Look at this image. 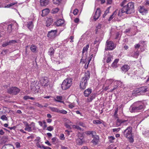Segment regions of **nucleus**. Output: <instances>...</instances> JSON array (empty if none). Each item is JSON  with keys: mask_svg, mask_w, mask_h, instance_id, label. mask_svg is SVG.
Wrapping results in <instances>:
<instances>
[{"mask_svg": "<svg viewBox=\"0 0 149 149\" xmlns=\"http://www.w3.org/2000/svg\"><path fill=\"white\" fill-rule=\"evenodd\" d=\"M121 12L125 13L126 14L134 13V3L132 2L128 3L127 5L123 7L121 9Z\"/></svg>", "mask_w": 149, "mask_h": 149, "instance_id": "f257e3e1", "label": "nucleus"}, {"mask_svg": "<svg viewBox=\"0 0 149 149\" xmlns=\"http://www.w3.org/2000/svg\"><path fill=\"white\" fill-rule=\"evenodd\" d=\"M90 75L89 71H88L85 72L84 76L82 78L80 83L79 86L81 89L84 90L86 88L90 77Z\"/></svg>", "mask_w": 149, "mask_h": 149, "instance_id": "f03ea898", "label": "nucleus"}, {"mask_svg": "<svg viewBox=\"0 0 149 149\" xmlns=\"http://www.w3.org/2000/svg\"><path fill=\"white\" fill-rule=\"evenodd\" d=\"M144 104L141 102H136L132 107L130 108V111L131 113L139 112L143 108Z\"/></svg>", "mask_w": 149, "mask_h": 149, "instance_id": "7ed1b4c3", "label": "nucleus"}, {"mask_svg": "<svg viewBox=\"0 0 149 149\" xmlns=\"http://www.w3.org/2000/svg\"><path fill=\"white\" fill-rule=\"evenodd\" d=\"M132 127H131L129 126L125 129L124 132V135L125 136L128 138L129 139L130 142L132 143L134 141V139L132 137Z\"/></svg>", "mask_w": 149, "mask_h": 149, "instance_id": "20e7f679", "label": "nucleus"}, {"mask_svg": "<svg viewBox=\"0 0 149 149\" xmlns=\"http://www.w3.org/2000/svg\"><path fill=\"white\" fill-rule=\"evenodd\" d=\"M72 84V79L67 78L63 82L61 87L63 90H66L70 88Z\"/></svg>", "mask_w": 149, "mask_h": 149, "instance_id": "39448f33", "label": "nucleus"}, {"mask_svg": "<svg viewBox=\"0 0 149 149\" xmlns=\"http://www.w3.org/2000/svg\"><path fill=\"white\" fill-rule=\"evenodd\" d=\"M20 90L16 87H12L7 89V92L9 94L16 95L18 93Z\"/></svg>", "mask_w": 149, "mask_h": 149, "instance_id": "423d86ee", "label": "nucleus"}, {"mask_svg": "<svg viewBox=\"0 0 149 149\" xmlns=\"http://www.w3.org/2000/svg\"><path fill=\"white\" fill-rule=\"evenodd\" d=\"M57 30H52L48 32L47 37L51 39H54L57 36Z\"/></svg>", "mask_w": 149, "mask_h": 149, "instance_id": "0eeeda50", "label": "nucleus"}, {"mask_svg": "<svg viewBox=\"0 0 149 149\" xmlns=\"http://www.w3.org/2000/svg\"><path fill=\"white\" fill-rule=\"evenodd\" d=\"M106 46L107 48L106 49V48H105V49L106 50H112L114 49L116 47V45H115L112 42L108 40H107L106 42Z\"/></svg>", "mask_w": 149, "mask_h": 149, "instance_id": "6e6552de", "label": "nucleus"}, {"mask_svg": "<svg viewBox=\"0 0 149 149\" xmlns=\"http://www.w3.org/2000/svg\"><path fill=\"white\" fill-rule=\"evenodd\" d=\"M39 83L38 81H34L32 82L31 84V89L32 90H36L39 88Z\"/></svg>", "mask_w": 149, "mask_h": 149, "instance_id": "1a4fd4ad", "label": "nucleus"}, {"mask_svg": "<svg viewBox=\"0 0 149 149\" xmlns=\"http://www.w3.org/2000/svg\"><path fill=\"white\" fill-rule=\"evenodd\" d=\"M128 123H129V121L128 120H126L119 119H118L117 120L116 125L118 126H120L121 124H123L124 125H127Z\"/></svg>", "mask_w": 149, "mask_h": 149, "instance_id": "9d476101", "label": "nucleus"}, {"mask_svg": "<svg viewBox=\"0 0 149 149\" xmlns=\"http://www.w3.org/2000/svg\"><path fill=\"white\" fill-rule=\"evenodd\" d=\"M48 82V78L47 77L42 78V79L40 80V82L42 86L45 87L47 86Z\"/></svg>", "mask_w": 149, "mask_h": 149, "instance_id": "9b49d317", "label": "nucleus"}, {"mask_svg": "<svg viewBox=\"0 0 149 149\" xmlns=\"http://www.w3.org/2000/svg\"><path fill=\"white\" fill-rule=\"evenodd\" d=\"M101 14V10L99 8H97V9L96 11L95 14L93 17V19L95 21H96L97 20L100 16Z\"/></svg>", "mask_w": 149, "mask_h": 149, "instance_id": "f8f14e48", "label": "nucleus"}, {"mask_svg": "<svg viewBox=\"0 0 149 149\" xmlns=\"http://www.w3.org/2000/svg\"><path fill=\"white\" fill-rule=\"evenodd\" d=\"M35 127V123L33 122H32L29 126H27V127L25 128L24 130L29 132H31L32 131L31 128H34Z\"/></svg>", "mask_w": 149, "mask_h": 149, "instance_id": "ddd939ff", "label": "nucleus"}, {"mask_svg": "<svg viewBox=\"0 0 149 149\" xmlns=\"http://www.w3.org/2000/svg\"><path fill=\"white\" fill-rule=\"evenodd\" d=\"M139 11L141 13L144 14L148 12V10L145 8L143 6H141L139 7Z\"/></svg>", "mask_w": 149, "mask_h": 149, "instance_id": "4468645a", "label": "nucleus"}, {"mask_svg": "<svg viewBox=\"0 0 149 149\" xmlns=\"http://www.w3.org/2000/svg\"><path fill=\"white\" fill-rule=\"evenodd\" d=\"M146 87H141L140 88V95H143L147 91Z\"/></svg>", "mask_w": 149, "mask_h": 149, "instance_id": "2eb2a0df", "label": "nucleus"}, {"mask_svg": "<svg viewBox=\"0 0 149 149\" xmlns=\"http://www.w3.org/2000/svg\"><path fill=\"white\" fill-rule=\"evenodd\" d=\"M40 5L42 6H45L49 3V0H40Z\"/></svg>", "mask_w": 149, "mask_h": 149, "instance_id": "dca6fc26", "label": "nucleus"}, {"mask_svg": "<svg viewBox=\"0 0 149 149\" xmlns=\"http://www.w3.org/2000/svg\"><path fill=\"white\" fill-rule=\"evenodd\" d=\"M64 21L62 19L58 20L57 22H55L54 25L56 26H61L64 23Z\"/></svg>", "mask_w": 149, "mask_h": 149, "instance_id": "f3484780", "label": "nucleus"}, {"mask_svg": "<svg viewBox=\"0 0 149 149\" xmlns=\"http://www.w3.org/2000/svg\"><path fill=\"white\" fill-rule=\"evenodd\" d=\"M92 92L91 89L88 88L85 90L84 92V95L85 97H88Z\"/></svg>", "mask_w": 149, "mask_h": 149, "instance_id": "a211bd4d", "label": "nucleus"}, {"mask_svg": "<svg viewBox=\"0 0 149 149\" xmlns=\"http://www.w3.org/2000/svg\"><path fill=\"white\" fill-rule=\"evenodd\" d=\"M93 137L94 138L92 141V142L95 145L97 144L99 142V137L97 136Z\"/></svg>", "mask_w": 149, "mask_h": 149, "instance_id": "6ab92c4d", "label": "nucleus"}, {"mask_svg": "<svg viewBox=\"0 0 149 149\" xmlns=\"http://www.w3.org/2000/svg\"><path fill=\"white\" fill-rule=\"evenodd\" d=\"M129 66L127 65H125L121 68V70L124 72H127L130 69Z\"/></svg>", "mask_w": 149, "mask_h": 149, "instance_id": "aec40b11", "label": "nucleus"}, {"mask_svg": "<svg viewBox=\"0 0 149 149\" xmlns=\"http://www.w3.org/2000/svg\"><path fill=\"white\" fill-rule=\"evenodd\" d=\"M53 19L51 18H48L46 22V25L47 26H49L51 25L53 22Z\"/></svg>", "mask_w": 149, "mask_h": 149, "instance_id": "412c9836", "label": "nucleus"}, {"mask_svg": "<svg viewBox=\"0 0 149 149\" xmlns=\"http://www.w3.org/2000/svg\"><path fill=\"white\" fill-rule=\"evenodd\" d=\"M62 97L61 96H57L56 98H54V100L55 102H62Z\"/></svg>", "mask_w": 149, "mask_h": 149, "instance_id": "4be33fe9", "label": "nucleus"}, {"mask_svg": "<svg viewBox=\"0 0 149 149\" xmlns=\"http://www.w3.org/2000/svg\"><path fill=\"white\" fill-rule=\"evenodd\" d=\"M49 12V10L48 9H45L43 10L42 11V14L41 15L42 17L45 16L47 15Z\"/></svg>", "mask_w": 149, "mask_h": 149, "instance_id": "5701e85b", "label": "nucleus"}, {"mask_svg": "<svg viewBox=\"0 0 149 149\" xmlns=\"http://www.w3.org/2000/svg\"><path fill=\"white\" fill-rule=\"evenodd\" d=\"M95 94H91V95L88 98L87 102H91L93 99L95 98Z\"/></svg>", "mask_w": 149, "mask_h": 149, "instance_id": "b1692460", "label": "nucleus"}, {"mask_svg": "<svg viewBox=\"0 0 149 149\" xmlns=\"http://www.w3.org/2000/svg\"><path fill=\"white\" fill-rule=\"evenodd\" d=\"M82 58L81 60V62L84 63L87 61L86 59L87 58V53H86L84 56V55H82Z\"/></svg>", "mask_w": 149, "mask_h": 149, "instance_id": "393cba45", "label": "nucleus"}, {"mask_svg": "<svg viewBox=\"0 0 149 149\" xmlns=\"http://www.w3.org/2000/svg\"><path fill=\"white\" fill-rule=\"evenodd\" d=\"M27 26L28 29L31 31L33 27V25L32 22H29L27 24Z\"/></svg>", "mask_w": 149, "mask_h": 149, "instance_id": "a878e982", "label": "nucleus"}, {"mask_svg": "<svg viewBox=\"0 0 149 149\" xmlns=\"http://www.w3.org/2000/svg\"><path fill=\"white\" fill-rule=\"evenodd\" d=\"M119 61L118 59H115L114 61L112 64L111 66L114 68H116L117 67V63Z\"/></svg>", "mask_w": 149, "mask_h": 149, "instance_id": "bb28decb", "label": "nucleus"}, {"mask_svg": "<svg viewBox=\"0 0 149 149\" xmlns=\"http://www.w3.org/2000/svg\"><path fill=\"white\" fill-rule=\"evenodd\" d=\"M49 108L50 110H51L53 112L59 113V110L57 108L52 107H49Z\"/></svg>", "mask_w": 149, "mask_h": 149, "instance_id": "cd10ccee", "label": "nucleus"}, {"mask_svg": "<svg viewBox=\"0 0 149 149\" xmlns=\"http://www.w3.org/2000/svg\"><path fill=\"white\" fill-rule=\"evenodd\" d=\"M48 54L51 56H52L53 55V54L54 53V49L53 47H51L49 50L48 51Z\"/></svg>", "mask_w": 149, "mask_h": 149, "instance_id": "c85d7f7f", "label": "nucleus"}, {"mask_svg": "<svg viewBox=\"0 0 149 149\" xmlns=\"http://www.w3.org/2000/svg\"><path fill=\"white\" fill-rule=\"evenodd\" d=\"M140 88H137L133 91V93L134 94L137 95H140Z\"/></svg>", "mask_w": 149, "mask_h": 149, "instance_id": "c756f323", "label": "nucleus"}, {"mask_svg": "<svg viewBox=\"0 0 149 149\" xmlns=\"http://www.w3.org/2000/svg\"><path fill=\"white\" fill-rule=\"evenodd\" d=\"M83 139H78L76 140V142L77 144L79 145H81L83 144Z\"/></svg>", "mask_w": 149, "mask_h": 149, "instance_id": "7c9ffc66", "label": "nucleus"}, {"mask_svg": "<svg viewBox=\"0 0 149 149\" xmlns=\"http://www.w3.org/2000/svg\"><path fill=\"white\" fill-rule=\"evenodd\" d=\"M13 147V149H14V147L12 145L9 144L3 146L1 149H9V147Z\"/></svg>", "mask_w": 149, "mask_h": 149, "instance_id": "2f4dec72", "label": "nucleus"}, {"mask_svg": "<svg viewBox=\"0 0 149 149\" xmlns=\"http://www.w3.org/2000/svg\"><path fill=\"white\" fill-rule=\"evenodd\" d=\"M116 14V10L115 11H114L112 14L110 16V17H109L108 21H110L111 19H112L113 17H114L115 15Z\"/></svg>", "mask_w": 149, "mask_h": 149, "instance_id": "473e14b6", "label": "nucleus"}, {"mask_svg": "<svg viewBox=\"0 0 149 149\" xmlns=\"http://www.w3.org/2000/svg\"><path fill=\"white\" fill-rule=\"evenodd\" d=\"M89 47V45L88 44L87 45L86 47H84L82 52V55H83L85 52H87V51Z\"/></svg>", "mask_w": 149, "mask_h": 149, "instance_id": "72a5a7b5", "label": "nucleus"}, {"mask_svg": "<svg viewBox=\"0 0 149 149\" xmlns=\"http://www.w3.org/2000/svg\"><path fill=\"white\" fill-rule=\"evenodd\" d=\"M12 24L8 25V26L7 31L9 33H10L12 31Z\"/></svg>", "mask_w": 149, "mask_h": 149, "instance_id": "f704fd0d", "label": "nucleus"}, {"mask_svg": "<svg viewBox=\"0 0 149 149\" xmlns=\"http://www.w3.org/2000/svg\"><path fill=\"white\" fill-rule=\"evenodd\" d=\"M36 46L32 45L31 46L30 49L32 52H35L36 51Z\"/></svg>", "mask_w": 149, "mask_h": 149, "instance_id": "c9c22d12", "label": "nucleus"}, {"mask_svg": "<svg viewBox=\"0 0 149 149\" xmlns=\"http://www.w3.org/2000/svg\"><path fill=\"white\" fill-rule=\"evenodd\" d=\"M113 59V57L109 55L107 58L106 62L107 63H110L111 61V59Z\"/></svg>", "mask_w": 149, "mask_h": 149, "instance_id": "e433bc0d", "label": "nucleus"}, {"mask_svg": "<svg viewBox=\"0 0 149 149\" xmlns=\"http://www.w3.org/2000/svg\"><path fill=\"white\" fill-rule=\"evenodd\" d=\"M17 4V3H10V4H8L7 6H5L4 8H10L12 6H13Z\"/></svg>", "mask_w": 149, "mask_h": 149, "instance_id": "4c0bfd02", "label": "nucleus"}, {"mask_svg": "<svg viewBox=\"0 0 149 149\" xmlns=\"http://www.w3.org/2000/svg\"><path fill=\"white\" fill-rule=\"evenodd\" d=\"M143 134L145 136L149 137V130H146L143 133Z\"/></svg>", "mask_w": 149, "mask_h": 149, "instance_id": "58836bf2", "label": "nucleus"}, {"mask_svg": "<svg viewBox=\"0 0 149 149\" xmlns=\"http://www.w3.org/2000/svg\"><path fill=\"white\" fill-rule=\"evenodd\" d=\"M2 139L3 142L4 143H5L8 141V137L7 136H3Z\"/></svg>", "mask_w": 149, "mask_h": 149, "instance_id": "ea45409f", "label": "nucleus"}, {"mask_svg": "<svg viewBox=\"0 0 149 149\" xmlns=\"http://www.w3.org/2000/svg\"><path fill=\"white\" fill-rule=\"evenodd\" d=\"M77 136L79 138L78 139H83V134L82 133L79 132L77 134Z\"/></svg>", "mask_w": 149, "mask_h": 149, "instance_id": "a19ab883", "label": "nucleus"}, {"mask_svg": "<svg viewBox=\"0 0 149 149\" xmlns=\"http://www.w3.org/2000/svg\"><path fill=\"white\" fill-rule=\"evenodd\" d=\"M93 123L94 124L97 125L100 124L101 123V122L99 120H94L93 121Z\"/></svg>", "mask_w": 149, "mask_h": 149, "instance_id": "79ce46f5", "label": "nucleus"}, {"mask_svg": "<svg viewBox=\"0 0 149 149\" xmlns=\"http://www.w3.org/2000/svg\"><path fill=\"white\" fill-rule=\"evenodd\" d=\"M109 141L111 143L113 142V140L115 139V138L113 136H111L108 137Z\"/></svg>", "mask_w": 149, "mask_h": 149, "instance_id": "37998d69", "label": "nucleus"}, {"mask_svg": "<svg viewBox=\"0 0 149 149\" xmlns=\"http://www.w3.org/2000/svg\"><path fill=\"white\" fill-rule=\"evenodd\" d=\"M61 0H53V3L55 4H59L60 3Z\"/></svg>", "mask_w": 149, "mask_h": 149, "instance_id": "c03bdc74", "label": "nucleus"}, {"mask_svg": "<svg viewBox=\"0 0 149 149\" xmlns=\"http://www.w3.org/2000/svg\"><path fill=\"white\" fill-rule=\"evenodd\" d=\"M113 80L112 79H108L106 80V82L107 83L109 84H111L113 82Z\"/></svg>", "mask_w": 149, "mask_h": 149, "instance_id": "a18cd8bd", "label": "nucleus"}, {"mask_svg": "<svg viewBox=\"0 0 149 149\" xmlns=\"http://www.w3.org/2000/svg\"><path fill=\"white\" fill-rule=\"evenodd\" d=\"M95 132L92 131H88L87 132L86 134L88 135L91 134L93 136L94 135H93L94 133Z\"/></svg>", "mask_w": 149, "mask_h": 149, "instance_id": "49530a36", "label": "nucleus"}, {"mask_svg": "<svg viewBox=\"0 0 149 149\" xmlns=\"http://www.w3.org/2000/svg\"><path fill=\"white\" fill-rule=\"evenodd\" d=\"M59 113L63 114H66L67 113V112L65 110L62 109L61 110H59Z\"/></svg>", "mask_w": 149, "mask_h": 149, "instance_id": "de8ad7c7", "label": "nucleus"}, {"mask_svg": "<svg viewBox=\"0 0 149 149\" xmlns=\"http://www.w3.org/2000/svg\"><path fill=\"white\" fill-rule=\"evenodd\" d=\"M1 118L3 120H8L7 117L4 115L2 116L1 117Z\"/></svg>", "mask_w": 149, "mask_h": 149, "instance_id": "09e8293b", "label": "nucleus"}, {"mask_svg": "<svg viewBox=\"0 0 149 149\" xmlns=\"http://www.w3.org/2000/svg\"><path fill=\"white\" fill-rule=\"evenodd\" d=\"M34 105H36V106L40 107V108H42L43 107V106H42L41 104H40L38 102H35V103Z\"/></svg>", "mask_w": 149, "mask_h": 149, "instance_id": "8fccbe9b", "label": "nucleus"}, {"mask_svg": "<svg viewBox=\"0 0 149 149\" xmlns=\"http://www.w3.org/2000/svg\"><path fill=\"white\" fill-rule=\"evenodd\" d=\"M8 42V43L9 44V45H10L12 44H13V43H15L16 42H17L15 40H10Z\"/></svg>", "mask_w": 149, "mask_h": 149, "instance_id": "3c124183", "label": "nucleus"}, {"mask_svg": "<svg viewBox=\"0 0 149 149\" xmlns=\"http://www.w3.org/2000/svg\"><path fill=\"white\" fill-rule=\"evenodd\" d=\"M54 129V127L53 126H50L47 128V130L49 131H51Z\"/></svg>", "mask_w": 149, "mask_h": 149, "instance_id": "603ef678", "label": "nucleus"}, {"mask_svg": "<svg viewBox=\"0 0 149 149\" xmlns=\"http://www.w3.org/2000/svg\"><path fill=\"white\" fill-rule=\"evenodd\" d=\"M59 138L61 140H64L65 139V137L64 134H61Z\"/></svg>", "mask_w": 149, "mask_h": 149, "instance_id": "864d4df0", "label": "nucleus"}, {"mask_svg": "<svg viewBox=\"0 0 149 149\" xmlns=\"http://www.w3.org/2000/svg\"><path fill=\"white\" fill-rule=\"evenodd\" d=\"M116 85L118 86V87H120L122 86V82L120 81H118L116 83Z\"/></svg>", "mask_w": 149, "mask_h": 149, "instance_id": "5fc2aeb1", "label": "nucleus"}, {"mask_svg": "<svg viewBox=\"0 0 149 149\" xmlns=\"http://www.w3.org/2000/svg\"><path fill=\"white\" fill-rule=\"evenodd\" d=\"M59 11L58 9L57 8H56L55 9H54L52 10V13H57Z\"/></svg>", "mask_w": 149, "mask_h": 149, "instance_id": "6e6d98bb", "label": "nucleus"}, {"mask_svg": "<svg viewBox=\"0 0 149 149\" xmlns=\"http://www.w3.org/2000/svg\"><path fill=\"white\" fill-rule=\"evenodd\" d=\"M8 52V49H6V50H3L1 53V54H3L4 55L5 54Z\"/></svg>", "mask_w": 149, "mask_h": 149, "instance_id": "4d7b16f0", "label": "nucleus"}, {"mask_svg": "<svg viewBox=\"0 0 149 149\" xmlns=\"http://www.w3.org/2000/svg\"><path fill=\"white\" fill-rule=\"evenodd\" d=\"M127 2L126 0H124L120 4V5L121 6H124V5Z\"/></svg>", "mask_w": 149, "mask_h": 149, "instance_id": "13d9d810", "label": "nucleus"}, {"mask_svg": "<svg viewBox=\"0 0 149 149\" xmlns=\"http://www.w3.org/2000/svg\"><path fill=\"white\" fill-rule=\"evenodd\" d=\"M15 144L17 148H18L20 147V144L19 142H16L15 143Z\"/></svg>", "mask_w": 149, "mask_h": 149, "instance_id": "bf43d9fd", "label": "nucleus"}, {"mask_svg": "<svg viewBox=\"0 0 149 149\" xmlns=\"http://www.w3.org/2000/svg\"><path fill=\"white\" fill-rule=\"evenodd\" d=\"M78 12V10L77 9H75L74 10L73 13L74 15H77Z\"/></svg>", "mask_w": 149, "mask_h": 149, "instance_id": "052dcab7", "label": "nucleus"}, {"mask_svg": "<svg viewBox=\"0 0 149 149\" xmlns=\"http://www.w3.org/2000/svg\"><path fill=\"white\" fill-rule=\"evenodd\" d=\"M40 138L39 137H37L36 139L34 140V141H36L37 142H40Z\"/></svg>", "mask_w": 149, "mask_h": 149, "instance_id": "680f3d73", "label": "nucleus"}, {"mask_svg": "<svg viewBox=\"0 0 149 149\" xmlns=\"http://www.w3.org/2000/svg\"><path fill=\"white\" fill-rule=\"evenodd\" d=\"M122 13L121 12V9L119 11V12L118 13V14L117 15L118 17L120 16V17L122 15V13Z\"/></svg>", "mask_w": 149, "mask_h": 149, "instance_id": "e2e57ef3", "label": "nucleus"}, {"mask_svg": "<svg viewBox=\"0 0 149 149\" xmlns=\"http://www.w3.org/2000/svg\"><path fill=\"white\" fill-rule=\"evenodd\" d=\"M9 45V44L8 43V42H6L3 43L2 45V46L3 47H5Z\"/></svg>", "mask_w": 149, "mask_h": 149, "instance_id": "0e129e2a", "label": "nucleus"}, {"mask_svg": "<svg viewBox=\"0 0 149 149\" xmlns=\"http://www.w3.org/2000/svg\"><path fill=\"white\" fill-rule=\"evenodd\" d=\"M109 8H108L105 11L104 14L107 15L109 13Z\"/></svg>", "mask_w": 149, "mask_h": 149, "instance_id": "69168bd1", "label": "nucleus"}, {"mask_svg": "<svg viewBox=\"0 0 149 149\" xmlns=\"http://www.w3.org/2000/svg\"><path fill=\"white\" fill-rule=\"evenodd\" d=\"M23 99L25 100H28L30 99V97L29 96H25L23 97Z\"/></svg>", "mask_w": 149, "mask_h": 149, "instance_id": "338daca9", "label": "nucleus"}, {"mask_svg": "<svg viewBox=\"0 0 149 149\" xmlns=\"http://www.w3.org/2000/svg\"><path fill=\"white\" fill-rule=\"evenodd\" d=\"M42 148L44 149H52L51 148L47 147V146H45L43 145H42Z\"/></svg>", "mask_w": 149, "mask_h": 149, "instance_id": "774afa93", "label": "nucleus"}]
</instances>
